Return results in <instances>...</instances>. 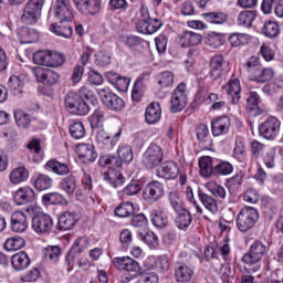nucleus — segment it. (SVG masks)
Masks as SVG:
<instances>
[{
	"label": "nucleus",
	"mask_w": 283,
	"mask_h": 283,
	"mask_svg": "<svg viewBox=\"0 0 283 283\" xmlns=\"http://www.w3.org/2000/svg\"><path fill=\"white\" fill-rule=\"evenodd\" d=\"M88 120L91 123L92 129H96L95 140L99 149H104L105 151H112L116 145H118V140H120V136L123 134V128L120 126L115 127L111 135L105 132L104 127H101L105 122V112L101 108H97L90 117Z\"/></svg>",
	"instance_id": "nucleus-1"
},
{
	"label": "nucleus",
	"mask_w": 283,
	"mask_h": 283,
	"mask_svg": "<svg viewBox=\"0 0 283 283\" xmlns=\"http://www.w3.org/2000/svg\"><path fill=\"white\" fill-rule=\"evenodd\" d=\"M259 219L260 212L258 209L247 206L242 208L237 216V229L241 231V233H247V231H251V229L255 227Z\"/></svg>",
	"instance_id": "nucleus-2"
},
{
	"label": "nucleus",
	"mask_w": 283,
	"mask_h": 283,
	"mask_svg": "<svg viewBox=\"0 0 283 283\" xmlns=\"http://www.w3.org/2000/svg\"><path fill=\"white\" fill-rule=\"evenodd\" d=\"M270 247L260 240H255L249 248V252L242 258L244 264L250 266L262 262L266 255H269Z\"/></svg>",
	"instance_id": "nucleus-3"
},
{
	"label": "nucleus",
	"mask_w": 283,
	"mask_h": 283,
	"mask_svg": "<svg viewBox=\"0 0 283 283\" xmlns=\"http://www.w3.org/2000/svg\"><path fill=\"white\" fill-rule=\"evenodd\" d=\"M43 0H29L24 6L21 21L27 25H34L41 19V11L43 10Z\"/></svg>",
	"instance_id": "nucleus-4"
},
{
	"label": "nucleus",
	"mask_w": 283,
	"mask_h": 283,
	"mask_svg": "<svg viewBox=\"0 0 283 283\" xmlns=\"http://www.w3.org/2000/svg\"><path fill=\"white\" fill-rule=\"evenodd\" d=\"M64 105L75 116H87L90 114V104L76 93H69L65 97Z\"/></svg>",
	"instance_id": "nucleus-5"
},
{
	"label": "nucleus",
	"mask_w": 283,
	"mask_h": 283,
	"mask_svg": "<svg viewBox=\"0 0 283 283\" xmlns=\"http://www.w3.org/2000/svg\"><path fill=\"white\" fill-rule=\"evenodd\" d=\"M165 158V150L157 144H150L146 151L143 154L142 163L146 169H154L158 167Z\"/></svg>",
	"instance_id": "nucleus-6"
},
{
	"label": "nucleus",
	"mask_w": 283,
	"mask_h": 283,
	"mask_svg": "<svg viewBox=\"0 0 283 283\" xmlns=\"http://www.w3.org/2000/svg\"><path fill=\"white\" fill-rule=\"evenodd\" d=\"M281 125L277 117L270 116L259 125V135L265 140H275L280 135Z\"/></svg>",
	"instance_id": "nucleus-7"
},
{
	"label": "nucleus",
	"mask_w": 283,
	"mask_h": 283,
	"mask_svg": "<svg viewBox=\"0 0 283 283\" xmlns=\"http://www.w3.org/2000/svg\"><path fill=\"white\" fill-rule=\"evenodd\" d=\"M187 107V84L180 83L177 85L171 94L170 98V112L171 114H178Z\"/></svg>",
	"instance_id": "nucleus-8"
},
{
	"label": "nucleus",
	"mask_w": 283,
	"mask_h": 283,
	"mask_svg": "<svg viewBox=\"0 0 283 283\" xmlns=\"http://www.w3.org/2000/svg\"><path fill=\"white\" fill-rule=\"evenodd\" d=\"M53 14L60 23H70L74 19V10L72 4H70V0H55Z\"/></svg>",
	"instance_id": "nucleus-9"
},
{
	"label": "nucleus",
	"mask_w": 283,
	"mask_h": 283,
	"mask_svg": "<svg viewBox=\"0 0 283 283\" xmlns=\"http://www.w3.org/2000/svg\"><path fill=\"white\" fill-rule=\"evenodd\" d=\"M165 196V186L160 181L147 184L143 191V198L146 202H158Z\"/></svg>",
	"instance_id": "nucleus-10"
},
{
	"label": "nucleus",
	"mask_w": 283,
	"mask_h": 283,
	"mask_svg": "<svg viewBox=\"0 0 283 283\" xmlns=\"http://www.w3.org/2000/svg\"><path fill=\"white\" fill-rule=\"evenodd\" d=\"M73 3L81 14L94 17L101 12L103 0H73Z\"/></svg>",
	"instance_id": "nucleus-11"
},
{
	"label": "nucleus",
	"mask_w": 283,
	"mask_h": 283,
	"mask_svg": "<svg viewBox=\"0 0 283 283\" xmlns=\"http://www.w3.org/2000/svg\"><path fill=\"white\" fill-rule=\"evenodd\" d=\"M229 72V61L222 55H214L210 62V75L213 81L222 78V75Z\"/></svg>",
	"instance_id": "nucleus-12"
},
{
	"label": "nucleus",
	"mask_w": 283,
	"mask_h": 283,
	"mask_svg": "<svg viewBox=\"0 0 283 283\" xmlns=\"http://www.w3.org/2000/svg\"><path fill=\"white\" fill-rule=\"evenodd\" d=\"M113 265L118 271H126L127 273H138L140 271V263L132 256H116L113 259Z\"/></svg>",
	"instance_id": "nucleus-13"
},
{
	"label": "nucleus",
	"mask_w": 283,
	"mask_h": 283,
	"mask_svg": "<svg viewBox=\"0 0 283 283\" xmlns=\"http://www.w3.org/2000/svg\"><path fill=\"white\" fill-rule=\"evenodd\" d=\"M52 227H54V222L50 214L38 213L32 218V229L35 233H49L52 231Z\"/></svg>",
	"instance_id": "nucleus-14"
},
{
	"label": "nucleus",
	"mask_w": 283,
	"mask_h": 283,
	"mask_svg": "<svg viewBox=\"0 0 283 283\" xmlns=\"http://www.w3.org/2000/svg\"><path fill=\"white\" fill-rule=\"evenodd\" d=\"M222 88L228 94L232 105H238V103H240L242 85L240 84V80L238 77H231Z\"/></svg>",
	"instance_id": "nucleus-15"
},
{
	"label": "nucleus",
	"mask_w": 283,
	"mask_h": 283,
	"mask_svg": "<svg viewBox=\"0 0 283 283\" xmlns=\"http://www.w3.org/2000/svg\"><path fill=\"white\" fill-rule=\"evenodd\" d=\"M180 175V167L175 161H165L157 169V177L164 180H176Z\"/></svg>",
	"instance_id": "nucleus-16"
},
{
	"label": "nucleus",
	"mask_w": 283,
	"mask_h": 283,
	"mask_svg": "<svg viewBox=\"0 0 283 283\" xmlns=\"http://www.w3.org/2000/svg\"><path fill=\"white\" fill-rule=\"evenodd\" d=\"M13 200L19 207L30 205V202H34V200H36V193L30 186L20 187L13 193Z\"/></svg>",
	"instance_id": "nucleus-17"
},
{
	"label": "nucleus",
	"mask_w": 283,
	"mask_h": 283,
	"mask_svg": "<svg viewBox=\"0 0 283 283\" xmlns=\"http://www.w3.org/2000/svg\"><path fill=\"white\" fill-rule=\"evenodd\" d=\"M102 103L112 112H123V109H125V101L112 92L102 95Z\"/></svg>",
	"instance_id": "nucleus-18"
},
{
	"label": "nucleus",
	"mask_w": 283,
	"mask_h": 283,
	"mask_svg": "<svg viewBox=\"0 0 283 283\" xmlns=\"http://www.w3.org/2000/svg\"><path fill=\"white\" fill-rule=\"evenodd\" d=\"M76 154L82 163H94L98 158V153L92 144H78L76 146Z\"/></svg>",
	"instance_id": "nucleus-19"
},
{
	"label": "nucleus",
	"mask_w": 283,
	"mask_h": 283,
	"mask_svg": "<svg viewBox=\"0 0 283 283\" xmlns=\"http://www.w3.org/2000/svg\"><path fill=\"white\" fill-rule=\"evenodd\" d=\"M229 129H231V119L229 116H221L211 120L212 136H226V134H229Z\"/></svg>",
	"instance_id": "nucleus-20"
},
{
	"label": "nucleus",
	"mask_w": 283,
	"mask_h": 283,
	"mask_svg": "<svg viewBox=\"0 0 283 283\" xmlns=\"http://www.w3.org/2000/svg\"><path fill=\"white\" fill-rule=\"evenodd\" d=\"M181 48H196L202 43V35L193 31L186 30L178 35Z\"/></svg>",
	"instance_id": "nucleus-21"
},
{
	"label": "nucleus",
	"mask_w": 283,
	"mask_h": 283,
	"mask_svg": "<svg viewBox=\"0 0 283 283\" xmlns=\"http://www.w3.org/2000/svg\"><path fill=\"white\" fill-rule=\"evenodd\" d=\"M28 216L23 211H15L11 214V231L13 233H25L28 231Z\"/></svg>",
	"instance_id": "nucleus-22"
},
{
	"label": "nucleus",
	"mask_w": 283,
	"mask_h": 283,
	"mask_svg": "<svg viewBox=\"0 0 283 283\" xmlns=\"http://www.w3.org/2000/svg\"><path fill=\"white\" fill-rule=\"evenodd\" d=\"M103 178L109 187H113V189H118V187H123V185H125V176H123V172L116 168L108 167V169L103 174Z\"/></svg>",
	"instance_id": "nucleus-23"
},
{
	"label": "nucleus",
	"mask_w": 283,
	"mask_h": 283,
	"mask_svg": "<svg viewBox=\"0 0 283 283\" xmlns=\"http://www.w3.org/2000/svg\"><path fill=\"white\" fill-rule=\"evenodd\" d=\"M31 185L36 191H48V189H52V185H54V179L49 175L35 172L31 177Z\"/></svg>",
	"instance_id": "nucleus-24"
},
{
	"label": "nucleus",
	"mask_w": 283,
	"mask_h": 283,
	"mask_svg": "<svg viewBox=\"0 0 283 283\" xmlns=\"http://www.w3.org/2000/svg\"><path fill=\"white\" fill-rule=\"evenodd\" d=\"M78 222V214L76 212L65 211L57 218V229L60 231H70L74 229Z\"/></svg>",
	"instance_id": "nucleus-25"
},
{
	"label": "nucleus",
	"mask_w": 283,
	"mask_h": 283,
	"mask_svg": "<svg viewBox=\"0 0 283 283\" xmlns=\"http://www.w3.org/2000/svg\"><path fill=\"white\" fill-rule=\"evenodd\" d=\"M163 20L158 18L148 19L146 22H137V32L140 34H155L160 28H163Z\"/></svg>",
	"instance_id": "nucleus-26"
},
{
	"label": "nucleus",
	"mask_w": 283,
	"mask_h": 283,
	"mask_svg": "<svg viewBox=\"0 0 283 283\" xmlns=\"http://www.w3.org/2000/svg\"><path fill=\"white\" fill-rule=\"evenodd\" d=\"M199 174L202 178H212L216 176V164L213 157L203 156L198 161Z\"/></svg>",
	"instance_id": "nucleus-27"
},
{
	"label": "nucleus",
	"mask_w": 283,
	"mask_h": 283,
	"mask_svg": "<svg viewBox=\"0 0 283 283\" xmlns=\"http://www.w3.org/2000/svg\"><path fill=\"white\" fill-rule=\"evenodd\" d=\"M274 6V13L279 19L283 18V0H262L261 10L263 14H271L273 12Z\"/></svg>",
	"instance_id": "nucleus-28"
},
{
	"label": "nucleus",
	"mask_w": 283,
	"mask_h": 283,
	"mask_svg": "<svg viewBox=\"0 0 283 283\" xmlns=\"http://www.w3.org/2000/svg\"><path fill=\"white\" fill-rule=\"evenodd\" d=\"M60 187L62 191H65L67 196H81V190H78V180L76 177L70 175L61 180Z\"/></svg>",
	"instance_id": "nucleus-29"
},
{
	"label": "nucleus",
	"mask_w": 283,
	"mask_h": 283,
	"mask_svg": "<svg viewBox=\"0 0 283 283\" xmlns=\"http://www.w3.org/2000/svg\"><path fill=\"white\" fill-rule=\"evenodd\" d=\"M198 198L201 205L205 207V209H207V211H209L213 216L218 213L220 207L218 205V200L213 198V196L207 195L202 190H198Z\"/></svg>",
	"instance_id": "nucleus-30"
},
{
	"label": "nucleus",
	"mask_w": 283,
	"mask_h": 283,
	"mask_svg": "<svg viewBox=\"0 0 283 283\" xmlns=\"http://www.w3.org/2000/svg\"><path fill=\"white\" fill-rule=\"evenodd\" d=\"M46 171L55 174V176H67L70 174V166L65 163H61L56 159H51L44 165Z\"/></svg>",
	"instance_id": "nucleus-31"
},
{
	"label": "nucleus",
	"mask_w": 283,
	"mask_h": 283,
	"mask_svg": "<svg viewBox=\"0 0 283 283\" xmlns=\"http://www.w3.org/2000/svg\"><path fill=\"white\" fill-rule=\"evenodd\" d=\"M160 116H163V111L160 108V103L153 102L146 108L145 118L148 125H155L160 120Z\"/></svg>",
	"instance_id": "nucleus-32"
},
{
	"label": "nucleus",
	"mask_w": 283,
	"mask_h": 283,
	"mask_svg": "<svg viewBox=\"0 0 283 283\" xmlns=\"http://www.w3.org/2000/svg\"><path fill=\"white\" fill-rule=\"evenodd\" d=\"M11 264L14 271H25L31 264L30 256L25 251L18 252L12 255Z\"/></svg>",
	"instance_id": "nucleus-33"
},
{
	"label": "nucleus",
	"mask_w": 283,
	"mask_h": 283,
	"mask_svg": "<svg viewBox=\"0 0 283 283\" xmlns=\"http://www.w3.org/2000/svg\"><path fill=\"white\" fill-rule=\"evenodd\" d=\"M207 251H211V258L214 259L221 255L224 260H229V255H231V247L227 240L217 243L213 248H207Z\"/></svg>",
	"instance_id": "nucleus-34"
},
{
	"label": "nucleus",
	"mask_w": 283,
	"mask_h": 283,
	"mask_svg": "<svg viewBox=\"0 0 283 283\" xmlns=\"http://www.w3.org/2000/svg\"><path fill=\"white\" fill-rule=\"evenodd\" d=\"M28 178H30V170L24 166L13 168L9 174L11 185H21V182H25Z\"/></svg>",
	"instance_id": "nucleus-35"
},
{
	"label": "nucleus",
	"mask_w": 283,
	"mask_h": 283,
	"mask_svg": "<svg viewBox=\"0 0 283 283\" xmlns=\"http://www.w3.org/2000/svg\"><path fill=\"white\" fill-rule=\"evenodd\" d=\"M175 277L177 282H191L193 270L185 263H177L175 266Z\"/></svg>",
	"instance_id": "nucleus-36"
},
{
	"label": "nucleus",
	"mask_w": 283,
	"mask_h": 283,
	"mask_svg": "<svg viewBox=\"0 0 283 283\" xmlns=\"http://www.w3.org/2000/svg\"><path fill=\"white\" fill-rule=\"evenodd\" d=\"M140 184H138V181H130L122 190L117 191V198L119 200H129L133 196L140 193Z\"/></svg>",
	"instance_id": "nucleus-37"
},
{
	"label": "nucleus",
	"mask_w": 283,
	"mask_h": 283,
	"mask_svg": "<svg viewBox=\"0 0 283 283\" xmlns=\"http://www.w3.org/2000/svg\"><path fill=\"white\" fill-rule=\"evenodd\" d=\"M19 41L22 44L36 43L39 41V32L30 28H21L18 31Z\"/></svg>",
	"instance_id": "nucleus-38"
},
{
	"label": "nucleus",
	"mask_w": 283,
	"mask_h": 283,
	"mask_svg": "<svg viewBox=\"0 0 283 283\" xmlns=\"http://www.w3.org/2000/svg\"><path fill=\"white\" fill-rule=\"evenodd\" d=\"M177 227L181 231H185V229H189L191 227V222L193 221V218L191 217V213L185 209L181 208V210H177Z\"/></svg>",
	"instance_id": "nucleus-39"
},
{
	"label": "nucleus",
	"mask_w": 283,
	"mask_h": 283,
	"mask_svg": "<svg viewBox=\"0 0 283 283\" xmlns=\"http://www.w3.org/2000/svg\"><path fill=\"white\" fill-rule=\"evenodd\" d=\"M175 75L171 71H163L158 73L156 81L160 90H168L174 87Z\"/></svg>",
	"instance_id": "nucleus-40"
},
{
	"label": "nucleus",
	"mask_w": 283,
	"mask_h": 283,
	"mask_svg": "<svg viewBox=\"0 0 283 283\" xmlns=\"http://www.w3.org/2000/svg\"><path fill=\"white\" fill-rule=\"evenodd\" d=\"M247 112L252 116H258V114L262 113V109H260V95H258V93H249L247 98Z\"/></svg>",
	"instance_id": "nucleus-41"
},
{
	"label": "nucleus",
	"mask_w": 283,
	"mask_h": 283,
	"mask_svg": "<svg viewBox=\"0 0 283 283\" xmlns=\"http://www.w3.org/2000/svg\"><path fill=\"white\" fill-rule=\"evenodd\" d=\"M196 134L198 140L205 147H213V139H211V136L209 135V126L205 124H200L196 128Z\"/></svg>",
	"instance_id": "nucleus-42"
},
{
	"label": "nucleus",
	"mask_w": 283,
	"mask_h": 283,
	"mask_svg": "<svg viewBox=\"0 0 283 283\" xmlns=\"http://www.w3.org/2000/svg\"><path fill=\"white\" fill-rule=\"evenodd\" d=\"M245 72L249 74L250 81H255V77L262 70V65L260 64V59L252 56L249 61L243 65Z\"/></svg>",
	"instance_id": "nucleus-43"
},
{
	"label": "nucleus",
	"mask_w": 283,
	"mask_h": 283,
	"mask_svg": "<svg viewBox=\"0 0 283 283\" xmlns=\"http://www.w3.org/2000/svg\"><path fill=\"white\" fill-rule=\"evenodd\" d=\"M117 158L120 160V164L125 163L126 165H129L134 160V150L132 149V146L127 144H120L117 149Z\"/></svg>",
	"instance_id": "nucleus-44"
},
{
	"label": "nucleus",
	"mask_w": 283,
	"mask_h": 283,
	"mask_svg": "<svg viewBox=\"0 0 283 283\" xmlns=\"http://www.w3.org/2000/svg\"><path fill=\"white\" fill-rule=\"evenodd\" d=\"M99 167H112V169H120V159L112 154L101 155L98 158Z\"/></svg>",
	"instance_id": "nucleus-45"
},
{
	"label": "nucleus",
	"mask_w": 283,
	"mask_h": 283,
	"mask_svg": "<svg viewBox=\"0 0 283 283\" xmlns=\"http://www.w3.org/2000/svg\"><path fill=\"white\" fill-rule=\"evenodd\" d=\"M256 17H258V13L255 11H252V10L241 11L238 15L237 23L238 25H243V28H251Z\"/></svg>",
	"instance_id": "nucleus-46"
},
{
	"label": "nucleus",
	"mask_w": 283,
	"mask_h": 283,
	"mask_svg": "<svg viewBox=\"0 0 283 283\" xmlns=\"http://www.w3.org/2000/svg\"><path fill=\"white\" fill-rule=\"evenodd\" d=\"M25 76H19V75H12L9 78L8 85L11 92L19 96L20 94H23V85H24Z\"/></svg>",
	"instance_id": "nucleus-47"
},
{
	"label": "nucleus",
	"mask_w": 283,
	"mask_h": 283,
	"mask_svg": "<svg viewBox=\"0 0 283 283\" xmlns=\"http://www.w3.org/2000/svg\"><path fill=\"white\" fill-rule=\"evenodd\" d=\"M228 41L232 48H242L243 45H249L251 36L247 33H231Z\"/></svg>",
	"instance_id": "nucleus-48"
},
{
	"label": "nucleus",
	"mask_w": 283,
	"mask_h": 283,
	"mask_svg": "<svg viewBox=\"0 0 283 283\" xmlns=\"http://www.w3.org/2000/svg\"><path fill=\"white\" fill-rule=\"evenodd\" d=\"M233 174V164L227 160H219L214 165V176L222 177V176H231Z\"/></svg>",
	"instance_id": "nucleus-49"
},
{
	"label": "nucleus",
	"mask_w": 283,
	"mask_h": 283,
	"mask_svg": "<svg viewBox=\"0 0 283 283\" xmlns=\"http://www.w3.org/2000/svg\"><path fill=\"white\" fill-rule=\"evenodd\" d=\"M114 213L117 218H129V216H134V203L132 201L122 202L115 208Z\"/></svg>",
	"instance_id": "nucleus-50"
},
{
	"label": "nucleus",
	"mask_w": 283,
	"mask_h": 283,
	"mask_svg": "<svg viewBox=\"0 0 283 283\" xmlns=\"http://www.w3.org/2000/svg\"><path fill=\"white\" fill-rule=\"evenodd\" d=\"M233 158L239 163H244L247 159V148H244V139L237 137L233 148Z\"/></svg>",
	"instance_id": "nucleus-51"
},
{
	"label": "nucleus",
	"mask_w": 283,
	"mask_h": 283,
	"mask_svg": "<svg viewBox=\"0 0 283 283\" xmlns=\"http://www.w3.org/2000/svg\"><path fill=\"white\" fill-rule=\"evenodd\" d=\"M25 247V239L21 237H11L6 240L3 248L6 251H19Z\"/></svg>",
	"instance_id": "nucleus-52"
},
{
	"label": "nucleus",
	"mask_w": 283,
	"mask_h": 283,
	"mask_svg": "<svg viewBox=\"0 0 283 283\" xmlns=\"http://www.w3.org/2000/svg\"><path fill=\"white\" fill-rule=\"evenodd\" d=\"M262 33L264 36H268V39H275L276 36H280V24L275 21H268L264 23L262 28Z\"/></svg>",
	"instance_id": "nucleus-53"
},
{
	"label": "nucleus",
	"mask_w": 283,
	"mask_h": 283,
	"mask_svg": "<svg viewBox=\"0 0 283 283\" xmlns=\"http://www.w3.org/2000/svg\"><path fill=\"white\" fill-rule=\"evenodd\" d=\"M150 220L154 224V227H157L158 229H165V226L168 224L167 214H165L160 210H151L150 212Z\"/></svg>",
	"instance_id": "nucleus-54"
},
{
	"label": "nucleus",
	"mask_w": 283,
	"mask_h": 283,
	"mask_svg": "<svg viewBox=\"0 0 283 283\" xmlns=\"http://www.w3.org/2000/svg\"><path fill=\"white\" fill-rule=\"evenodd\" d=\"M108 10L123 14L129 10V2L127 0H108Z\"/></svg>",
	"instance_id": "nucleus-55"
},
{
	"label": "nucleus",
	"mask_w": 283,
	"mask_h": 283,
	"mask_svg": "<svg viewBox=\"0 0 283 283\" xmlns=\"http://www.w3.org/2000/svg\"><path fill=\"white\" fill-rule=\"evenodd\" d=\"M43 255L45 260H49L50 262H59L61 259V248L57 245H49L44 248Z\"/></svg>",
	"instance_id": "nucleus-56"
},
{
	"label": "nucleus",
	"mask_w": 283,
	"mask_h": 283,
	"mask_svg": "<svg viewBox=\"0 0 283 283\" xmlns=\"http://www.w3.org/2000/svg\"><path fill=\"white\" fill-rule=\"evenodd\" d=\"M50 32H52L56 36H63V39H70L72 36V27L59 25L56 23H52L50 25Z\"/></svg>",
	"instance_id": "nucleus-57"
},
{
	"label": "nucleus",
	"mask_w": 283,
	"mask_h": 283,
	"mask_svg": "<svg viewBox=\"0 0 283 283\" xmlns=\"http://www.w3.org/2000/svg\"><path fill=\"white\" fill-rule=\"evenodd\" d=\"M70 134L74 140L85 138V125L82 122H73L70 126Z\"/></svg>",
	"instance_id": "nucleus-58"
},
{
	"label": "nucleus",
	"mask_w": 283,
	"mask_h": 283,
	"mask_svg": "<svg viewBox=\"0 0 283 283\" xmlns=\"http://www.w3.org/2000/svg\"><path fill=\"white\" fill-rule=\"evenodd\" d=\"M205 187L210 191V193H212V196L222 198V200L227 198V190H224V187L218 185L216 181H209L205 185Z\"/></svg>",
	"instance_id": "nucleus-59"
},
{
	"label": "nucleus",
	"mask_w": 283,
	"mask_h": 283,
	"mask_svg": "<svg viewBox=\"0 0 283 283\" xmlns=\"http://www.w3.org/2000/svg\"><path fill=\"white\" fill-rule=\"evenodd\" d=\"M65 63V55L63 53L49 51V62L46 67H61Z\"/></svg>",
	"instance_id": "nucleus-60"
},
{
	"label": "nucleus",
	"mask_w": 283,
	"mask_h": 283,
	"mask_svg": "<svg viewBox=\"0 0 283 283\" xmlns=\"http://www.w3.org/2000/svg\"><path fill=\"white\" fill-rule=\"evenodd\" d=\"M14 119L18 125V127H30V124L32 123V118L30 115L23 111H15L14 112Z\"/></svg>",
	"instance_id": "nucleus-61"
},
{
	"label": "nucleus",
	"mask_w": 283,
	"mask_h": 283,
	"mask_svg": "<svg viewBox=\"0 0 283 283\" xmlns=\"http://www.w3.org/2000/svg\"><path fill=\"white\" fill-rule=\"evenodd\" d=\"M208 23H214L216 25H222L227 21V14L220 12H210L203 14Z\"/></svg>",
	"instance_id": "nucleus-62"
},
{
	"label": "nucleus",
	"mask_w": 283,
	"mask_h": 283,
	"mask_svg": "<svg viewBox=\"0 0 283 283\" xmlns=\"http://www.w3.org/2000/svg\"><path fill=\"white\" fill-rule=\"evenodd\" d=\"M144 94H145V83H143V80H137L133 86L132 98L133 101H135V103H139Z\"/></svg>",
	"instance_id": "nucleus-63"
},
{
	"label": "nucleus",
	"mask_w": 283,
	"mask_h": 283,
	"mask_svg": "<svg viewBox=\"0 0 283 283\" xmlns=\"http://www.w3.org/2000/svg\"><path fill=\"white\" fill-rule=\"evenodd\" d=\"M260 54L264 61H273L275 59V51L273 50V43L265 42L260 48Z\"/></svg>",
	"instance_id": "nucleus-64"
}]
</instances>
